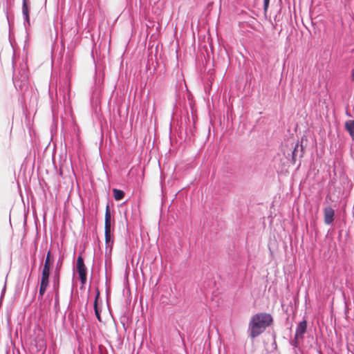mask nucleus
<instances>
[{
	"label": "nucleus",
	"mask_w": 354,
	"mask_h": 354,
	"mask_svg": "<svg viewBox=\"0 0 354 354\" xmlns=\"http://www.w3.org/2000/svg\"><path fill=\"white\" fill-rule=\"evenodd\" d=\"M324 223L330 225L334 221L335 211L331 207H326L324 209Z\"/></svg>",
	"instance_id": "6"
},
{
	"label": "nucleus",
	"mask_w": 354,
	"mask_h": 354,
	"mask_svg": "<svg viewBox=\"0 0 354 354\" xmlns=\"http://www.w3.org/2000/svg\"><path fill=\"white\" fill-rule=\"evenodd\" d=\"M345 127L352 138L354 140V120H348L345 124Z\"/></svg>",
	"instance_id": "11"
},
{
	"label": "nucleus",
	"mask_w": 354,
	"mask_h": 354,
	"mask_svg": "<svg viewBox=\"0 0 354 354\" xmlns=\"http://www.w3.org/2000/svg\"><path fill=\"white\" fill-rule=\"evenodd\" d=\"M352 77L353 80H354V69L352 71Z\"/></svg>",
	"instance_id": "20"
},
{
	"label": "nucleus",
	"mask_w": 354,
	"mask_h": 354,
	"mask_svg": "<svg viewBox=\"0 0 354 354\" xmlns=\"http://www.w3.org/2000/svg\"><path fill=\"white\" fill-rule=\"evenodd\" d=\"M104 228L105 231L111 230V216L109 211V206L107 205L105 212V221H104Z\"/></svg>",
	"instance_id": "9"
},
{
	"label": "nucleus",
	"mask_w": 354,
	"mask_h": 354,
	"mask_svg": "<svg viewBox=\"0 0 354 354\" xmlns=\"http://www.w3.org/2000/svg\"><path fill=\"white\" fill-rule=\"evenodd\" d=\"M22 15L24 19V25L25 26V28L27 29V26H30L29 8L28 6L27 0H23Z\"/></svg>",
	"instance_id": "8"
},
{
	"label": "nucleus",
	"mask_w": 354,
	"mask_h": 354,
	"mask_svg": "<svg viewBox=\"0 0 354 354\" xmlns=\"http://www.w3.org/2000/svg\"><path fill=\"white\" fill-rule=\"evenodd\" d=\"M302 154H303V149H302V147L301 146V150H300V154H299V156H302Z\"/></svg>",
	"instance_id": "19"
},
{
	"label": "nucleus",
	"mask_w": 354,
	"mask_h": 354,
	"mask_svg": "<svg viewBox=\"0 0 354 354\" xmlns=\"http://www.w3.org/2000/svg\"><path fill=\"white\" fill-rule=\"evenodd\" d=\"M98 297H99V292H97V294L95 297V303H94V310H95V314L97 319L100 322L101 321L100 311L98 309L97 303Z\"/></svg>",
	"instance_id": "14"
},
{
	"label": "nucleus",
	"mask_w": 354,
	"mask_h": 354,
	"mask_svg": "<svg viewBox=\"0 0 354 354\" xmlns=\"http://www.w3.org/2000/svg\"><path fill=\"white\" fill-rule=\"evenodd\" d=\"M272 322V317L270 314L259 313L254 315L249 324L250 336L252 338L258 337Z\"/></svg>",
	"instance_id": "1"
},
{
	"label": "nucleus",
	"mask_w": 354,
	"mask_h": 354,
	"mask_svg": "<svg viewBox=\"0 0 354 354\" xmlns=\"http://www.w3.org/2000/svg\"><path fill=\"white\" fill-rule=\"evenodd\" d=\"M307 322L306 320L300 322L297 326L295 339H302L304 338V334L306 332Z\"/></svg>",
	"instance_id": "5"
},
{
	"label": "nucleus",
	"mask_w": 354,
	"mask_h": 354,
	"mask_svg": "<svg viewBox=\"0 0 354 354\" xmlns=\"http://www.w3.org/2000/svg\"><path fill=\"white\" fill-rule=\"evenodd\" d=\"M113 193L114 198L116 201H120L124 198V193L123 191L118 189H113Z\"/></svg>",
	"instance_id": "13"
},
{
	"label": "nucleus",
	"mask_w": 354,
	"mask_h": 354,
	"mask_svg": "<svg viewBox=\"0 0 354 354\" xmlns=\"http://www.w3.org/2000/svg\"><path fill=\"white\" fill-rule=\"evenodd\" d=\"M59 272L57 270L54 272V277H53V288L55 290V307L59 306Z\"/></svg>",
	"instance_id": "7"
},
{
	"label": "nucleus",
	"mask_w": 354,
	"mask_h": 354,
	"mask_svg": "<svg viewBox=\"0 0 354 354\" xmlns=\"http://www.w3.org/2000/svg\"><path fill=\"white\" fill-rule=\"evenodd\" d=\"M53 264V261L51 259V253L49 250L47 252L46 259L44 261V267L41 272V279L49 280L50 268Z\"/></svg>",
	"instance_id": "4"
},
{
	"label": "nucleus",
	"mask_w": 354,
	"mask_h": 354,
	"mask_svg": "<svg viewBox=\"0 0 354 354\" xmlns=\"http://www.w3.org/2000/svg\"><path fill=\"white\" fill-rule=\"evenodd\" d=\"M297 339H295V340H294L292 342V345L295 346H297Z\"/></svg>",
	"instance_id": "18"
},
{
	"label": "nucleus",
	"mask_w": 354,
	"mask_h": 354,
	"mask_svg": "<svg viewBox=\"0 0 354 354\" xmlns=\"http://www.w3.org/2000/svg\"><path fill=\"white\" fill-rule=\"evenodd\" d=\"M105 242L106 248L108 247L111 248L113 242L111 230L105 231Z\"/></svg>",
	"instance_id": "12"
},
{
	"label": "nucleus",
	"mask_w": 354,
	"mask_h": 354,
	"mask_svg": "<svg viewBox=\"0 0 354 354\" xmlns=\"http://www.w3.org/2000/svg\"><path fill=\"white\" fill-rule=\"evenodd\" d=\"M270 0H263V9L267 11L269 6Z\"/></svg>",
	"instance_id": "16"
},
{
	"label": "nucleus",
	"mask_w": 354,
	"mask_h": 354,
	"mask_svg": "<svg viewBox=\"0 0 354 354\" xmlns=\"http://www.w3.org/2000/svg\"><path fill=\"white\" fill-rule=\"evenodd\" d=\"M61 265H62V262L59 260V261H58V262H57V267H56V269H55V271L57 270V269L58 272H59V266H61Z\"/></svg>",
	"instance_id": "17"
},
{
	"label": "nucleus",
	"mask_w": 354,
	"mask_h": 354,
	"mask_svg": "<svg viewBox=\"0 0 354 354\" xmlns=\"http://www.w3.org/2000/svg\"><path fill=\"white\" fill-rule=\"evenodd\" d=\"M76 268L80 281L82 285H84L86 282L87 269L85 266L84 259L81 255L78 256L77 259Z\"/></svg>",
	"instance_id": "3"
},
{
	"label": "nucleus",
	"mask_w": 354,
	"mask_h": 354,
	"mask_svg": "<svg viewBox=\"0 0 354 354\" xmlns=\"http://www.w3.org/2000/svg\"><path fill=\"white\" fill-rule=\"evenodd\" d=\"M48 285H49V280H45V279H41L40 287H39V296L42 297L44 295Z\"/></svg>",
	"instance_id": "10"
},
{
	"label": "nucleus",
	"mask_w": 354,
	"mask_h": 354,
	"mask_svg": "<svg viewBox=\"0 0 354 354\" xmlns=\"http://www.w3.org/2000/svg\"><path fill=\"white\" fill-rule=\"evenodd\" d=\"M298 147H299V144L297 143L295 145V148L292 152V159L294 162H295L296 157L297 156Z\"/></svg>",
	"instance_id": "15"
},
{
	"label": "nucleus",
	"mask_w": 354,
	"mask_h": 354,
	"mask_svg": "<svg viewBox=\"0 0 354 354\" xmlns=\"http://www.w3.org/2000/svg\"><path fill=\"white\" fill-rule=\"evenodd\" d=\"M13 83L17 90L23 91L26 90L28 84V74L27 66L22 64L17 73L13 76Z\"/></svg>",
	"instance_id": "2"
}]
</instances>
